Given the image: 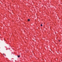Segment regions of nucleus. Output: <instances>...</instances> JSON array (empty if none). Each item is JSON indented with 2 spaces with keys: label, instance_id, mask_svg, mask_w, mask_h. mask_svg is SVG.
Masks as SVG:
<instances>
[{
  "label": "nucleus",
  "instance_id": "nucleus-2",
  "mask_svg": "<svg viewBox=\"0 0 62 62\" xmlns=\"http://www.w3.org/2000/svg\"><path fill=\"white\" fill-rule=\"evenodd\" d=\"M30 19H28V21H30Z\"/></svg>",
  "mask_w": 62,
  "mask_h": 62
},
{
  "label": "nucleus",
  "instance_id": "nucleus-1",
  "mask_svg": "<svg viewBox=\"0 0 62 62\" xmlns=\"http://www.w3.org/2000/svg\"><path fill=\"white\" fill-rule=\"evenodd\" d=\"M18 58H19V57H20V55H18Z\"/></svg>",
  "mask_w": 62,
  "mask_h": 62
},
{
  "label": "nucleus",
  "instance_id": "nucleus-5",
  "mask_svg": "<svg viewBox=\"0 0 62 62\" xmlns=\"http://www.w3.org/2000/svg\"><path fill=\"white\" fill-rule=\"evenodd\" d=\"M3 55H5V54H4L3 53Z\"/></svg>",
  "mask_w": 62,
  "mask_h": 62
},
{
  "label": "nucleus",
  "instance_id": "nucleus-4",
  "mask_svg": "<svg viewBox=\"0 0 62 62\" xmlns=\"http://www.w3.org/2000/svg\"><path fill=\"white\" fill-rule=\"evenodd\" d=\"M60 40H59V42H60Z\"/></svg>",
  "mask_w": 62,
  "mask_h": 62
},
{
  "label": "nucleus",
  "instance_id": "nucleus-3",
  "mask_svg": "<svg viewBox=\"0 0 62 62\" xmlns=\"http://www.w3.org/2000/svg\"><path fill=\"white\" fill-rule=\"evenodd\" d=\"M41 26H42V24H41Z\"/></svg>",
  "mask_w": 62,
  "mask_h": 62
}]
</instances>
